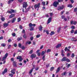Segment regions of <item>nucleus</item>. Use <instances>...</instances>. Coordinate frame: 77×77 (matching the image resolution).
<instances>
[{
	"instance_id": "23",
	"label": "nucleus",
	"mask_w": 77,
	"mask_h": 77,
	"mask_svg": "<svg viewBox=\"0 0 77 77\" xmlns=\"http://www.w3.org/2000/svg\"><path fill=\"white\" fill-rule=\"evenodd\" d=\"M21 21V18L19 17L17 18V22H20Z\"/></svg>"
},
{
	"instance_id": "56",
	"label": "nucleus",
	"mask_w": 77,
	"mask_h": 77,
	"mask_svg": "<svg viewBox=\"0 0 77 77\" xmlns=\"http://www.w3.org/2000/svg\"><path fill=\"white\" fill-rule=\"evenodd\" d=\"M11 45H9L8 46V49H9V48H11Z\"/></svg>"
},
{
	"instance_id": "45",
	"label": "nucleus",
	"mask_w": 77,
	"mask_h": 77,
	"mask_svg": "<svg viewBox=\"0 0 77 77\" xmlns=\"http://www.w3.org/2000/svg\"><path fill=\"white\" fill-rule=\"evenodd\" d=\"M29 54H32V53H33V50H31L29 52Z\"/></svg>"
},
{
	"instance_id": "58",
	"label": "nucleus",
	"mask_w": 77,
	"mask_h": 77,
	"mask_svg": "<svg viewBox=\"0 0 77 77\" xmlns=\"http://www.w3.org/2000/svg\"><path fill=\"white\" fill-rule=\"evenodd\" d=\"M29 9H26L25 11V12L26 13V12H28V11H29Z\"/></svg>"
},
{
	"instance_id": "11",
	"label": "nucleus",
	"mask_w": 77,
	"mask_h": 77,
	"mask_svg": "<svg viewBox=\"0 0 77 77\" xmlns=\"http://www.w3.org/2000/svg\"><path fill=\"white\" fill-rule=\"evenodd\" d=\"M8 25H9V24L7 23H4V26L5 27H7V26H8Z\"/></svg>"
},
{
	"instance_id": "21",
	"label": "nucleus",
	"mask_w": 77,
	"mask_h": 77,
	"mask_svg": "<svg viewBox=\"0 0 77 77\" xmlns=\"http://www.w3.org/2000/svg\"><path fill=\"white\" fill-rule=\"evenodd\" d=\"M11 72L12 74H15V72L14 70H13V69L11 70Z\"/></svg>"
},
{
	"instance_id": "49",
	"label": "nucleus",
	"mask_w": 77,
	"mask_h": 77,
	"mask_svg": "<svg viewBox=\"0 0 77 77\" xmlns=\"http://www.w3.org/2000/svg\"><path fill=\"white\" fill-rule=\"evenodd\" d=\"M77 11V8H75L74 9V12H76Z\"/></svg>"
},
{
	"instance_id": "14",
	"label": "nucleus",
	"mask_w": 77,
	"mask_h": 77,
	"mask_svg": "<svg viewBox=\"0 0 77 77\" xmlns=\"http://www.w3.org/2000/svg\"><path fill=\"white\" fill-rule=\"evenodd\" d=\"M42 28H43V27H42V26H41V25H40L39 26V28H38L39 30L40 31H41V30H42Z\"/></svg>"
},
{
	"instance_id": "59",
	"label": "nucleus",
	"mask_w": 77,
	"mask_h": 77,
	"mask_svg": "<svg viewBox=\"0 0 77 77\" xmlns=\"http://www.w3.org/2000/svg\"><path fill=\"white\" fill-rule=\"evenodd\" d=\"M46 32L47 35H48V34H49V32L48 31V30L46 31Z\"/></svg>"
},
{
	"instance_id": "3",
	"label": "nucleus",
	"mask_w": 77,
	"mask_h": 77,
	"mask_svg": "<svg viewBox=\"0 0 77 77\" xmlns=\"http://www.w3.org/2000/svg\"><path fill=\"white\" fill-rule=\"evenodd\" d=\"M57 5H59V2H55L53 3V5L55 8H57Z\"/></svg>"
},
{
	"instance_id": "46",
	"label": "nucleus",
	"mask_w": 77,
	"mask_h": 77,
	"mask_svg": "<svg viewBox=\"0 0 77 77\" xmlns=\"http://www.w3.org/2000/svg\"><path fill=\"white\" fill-rule=\"evenodd\" d=\"M77 23V22L75 21H74L73 22V24H74V25H75V24H76Z\"/></svg>"
},
{
	"instance_id": "41",
	"label": "nucleus",
	"mask_w": 77,
	"mask_h": 77,
	"mask_svg": "<svg viewBox=\"0 0 77 77\" xmlns=\"http://www.w3.org/2000/svg\"><path fill=\"white\" fill-rule=\"evenodd\" d=\"M66 62H70V60H69V59H68L66 58Z\"/></svg>"
},
{
	"instance_id": "16",
	"label": "nucleus",
	"mask_w": 77,
	"mask_h": 77,
	"mask_svg": "<svg viewBox=\"0 0 77 77\" xmlns=\"http://www.w3.org/2000/svg\"><path fill=\"white\" fill-rule=\"evenodd\" d=\"M33 69H34V68H32L31 70H30L29 71V73L30 74L32 73V72H33Z\"/></svg>"
},
{
	"instance_id": "64",
	"label": "nucleus",
	"mask_w": 77,
	"mask_h": 77,
	"mask_svg": "<svg viewBox=\"0 0 77 77\" xmlns=\"http://www.w3.org/2000/svg\"><path fill=\"white\" fill-rule=\"evenodd\" d=\"M77 34V30H76L75 31L74 34Z\"/></svg>"
},
{
	"instance_id": "37",
	"label": "nucleus",
	"mask_w": 77,
	"mask_h": 77,
	"mask_svg": "<svg viewBox=\"0 0 77 77\" xmlns=\"http://www.w3.org/2000/svg\"><path fill=\"white\" fill-rule=\"evenodd\" d=\"M11 11L12 13H14L15 12V11L13 9H11Z\"/></svg>"
},
{
	"instance_id": "34",
	"label": "nucleus",
	"mask_w": 77,
	"mask_h": 77,
	"mask_svg": "<svg viewBox=\"0 0 77 77\" xmlns=\"http://www.w3.org/2000/svg\"><path fill=\"white\" fill-rule=\"evenodd\" d=\"M68 7H69V8H72L73 6H72V5H68L67 6Z\"/></svg>"
},
{
	"instance_id": "10",
	"label": "nucleus",
	"mask_w": 77,
	"mask_h": 77,
	"mask_svg": "<svg viewBox=\"0 0 77 77\" xmlns=\"http://www.w3.org/2000/svg\"><path fill=\"white\" fill-rule=\"evenodd\" d=\"M15 14H11L9 18H13V17L15 16Z\"/></svg>"
},
{
	"instance_id": "9",
	"label": "nucleus",
	"mask_w": 77,
	"mask_h": 77,
	"mask_svg": "<svg viewBox=\"0 0 77 77\" xmlns=\"http://www.w3.org/2000/svg\"><path fill=\"white\" fill-rule=\"evenodd\" d=\"M13 66L14 67H17V62L14 61L13 62Z\"/></svg>"
},
{
	"instance_id": "25",
	"label": "nucleus",
	"mask_w": 77,
	"mask_h": 77,
	"mask_svg": "<svg viewBox=\"0 0 77 77\" xmlns=\"http://www.w3.org/2000/svg\"><path fill=\"white\" fill-rule=\"evenodd\" d=\"M72 41H75V42H76L77 41V39H75V38H72Z\"/></svg>"
},
{
	"instance_id": "6",
	"label": "nucleus",
	"mask_w": 77,
	"mask_h": 77,
	"mask_svg": "<svg viewBox=\"0 0 77 77\" xmlns=\"http://www.w3.org/2000/svg\"><path fill=\"white\" fill-rule=\"evenodd\" d=\"M64 8V6H62V7L60 6H59L58 8V10H62L63 9V8Z\"/></svg>"
},
{
	"instance_id": "61",
	"label": "nucleus",
	"mask_w": 77,
	"mask_h": 77,
	"mask_svg": "<svg viewBox=\"0 0 77 77\" xmlns=\"http://www.w3.org/2000/svg\"><path fill=\"white\" fill-rule=\"evenodd\" d=\"M60 28H59L57 30V32H60Z\"/></svg>"
},
{
	"instance_id": "8",
	"label": "nucleus",
	"mask_w": 77,
	"mask_h": 77,
	"mask_svg": "<svg viewBox=\"0 0 77 77\" xmlns=\"http://www.w3.org/2000/svg\"><path fill=\"white\" fill-rule=\"evenodd\" d=\"M52 18L51 17H50L48 20V23L47 24H49V23H50V22H51V19Z\"/></svg>"
},
{
	"instance_id": "13",
	"label": "nucleus",
	"mask_w": 77,
	"mask_h": 77,
	"mask_svg": "<svg viewBox=\"0 0 77 77\" xmlns=\"http://www.w3.org/2000/svg\"><path fill=\"white\" fill-rule=\"evenodd\" d=\"M16 20V18L14 17L13 19L11 21V23H14L15 22V21Z\"/></svg>"
},
{
	"instance_id": "15",
	"label": "nucleus",
	"mask_w": 77,
	"mask_h": 77,
	"mask_svg": "<svg viewBox=\"0 0 77 77\" xmlns=\"http://www.w3.org/2000/svg\"><path fill=\"white\" fill-rule=\"evenodd\" d=\"M60 47H61V44H59L56 46V48H59Z\"/></svg>"
},
{
	"instance_id": "27",
	"label": "nucleus",
	"mask_w": 77,
	"mask_h": 77,
	"mask_svg": "<svg viewBox=\"0 0 77 77\" xmlns=\"http://www.w3.org/2000/svg\"><path fill=\"white\" fill-rule=\"evenodd\" d=\"M20 48H21L22 50H24V49H25V47L24 46H22Z\"/></svg>"
},
{
	"instance_id": "7",
	"label": "nucleus",
	"mask_w": 77,
	"mask_h": 77,
	"mask_svg": "<svg viewBox=\"0 0 77 77\" xmlns=\"http://www.w3.org/2000/svg\"><path fill=\"white\" fill-rule=\"evenodd\" d=\"M61 69V68H60V67H59L57 68V70L56 71V73H57L58 72H59L60 70Z\"/></svg>"
},
{
	"instance_id": "12",
	"label": "nucleus",
	"mask_w": 77,
	"mask_h": 77,
	"mask_svg": "<svg viewBox=\"0 0 77 77\" xmlns=\"http://www.w3.org/2000/svg\"><path fill=\"white\" fill-rule=\"evenodd\" d=\"M66 57H63L62 60H61V62H63V61H66Z\"/></svg>"
},
{
	"instance_id": "18",
	"label": "nucleus",
	"mask_w": 77,
	"mask_h": 77,
	"mask_svg": "<svg viewBox=\"0 0 77 77\" xmlns=\"http://www.w3.org/2000/svg\"><path fill=\"white\" fill-rule=\"evenodd\" d=\"M42 3L43 6H45V2H42Z\"/></svg>"
},
{
	"instance_id": "5",
	"label": "nucleus",
	"mask_w": 77,
	"mask_h": 77,
	"mask_svg": "<svg viewBox=\"0 0 77 77\" xmlns=\"http://www.w3.org/2000/svg\"><path fill=\"white\" fill-rule=\"evenodd\" d=\"M36 57V54H32L30 56V57L32 59H33V58H35Z\"/></svg>"
},
{
	"instance_id": "47",
	"label": "nucleus",
	"mask_w": 77,
	"mask_h": 77,
	"mask_svg": "<svg viewBox=\"0 0 77 77\" xmlns=\"http://www.w3.org/2000/svg\"><path fill=\"white\" fill-rule=\"evenodd\" d=\"M7 12L8 13V14H12V12L11 11H8Z\"/></svg>"
},
{
	"instance_id": "52",
	"label": "nucleus",
	"mask_w": 77,
	"mask_h": 77,
	"mask_svg": "<svg viewBox=\"0 0 77 77\" xmlns=\"http://www.w3.org/2000/svg\"><path fill=\"white\" fill-rule=\"evenodd\" d=\"M23 0H18L19 2H20V3H21L23 2Z\"/></svg>"
},
{
	"instance_id": "29",
	"label": "nucleus",
	"mask_w": 77,
	"mask_h": 77,
	"mask_svg": "<svg viewBox=\"0 0 77 77\" xmlns=\"http://www.w3.org/2000/svg\"><path fill=\"white\" fill-rule=\"evenodd\" d=\"M23 36L24 38H27V35H26L25 34H24Z\"/></svg>"
},
{
	"instance_id": "57",
	"label": "nucleus",
	"mask_w": 77,
	"mask_h": 77,
	"mask_svg": "<svg viewBox=\"0 0 77 77\" xmlns=\"http://www.w3.org/2000/svg\"><path fill=\"white\" fill-rule=\"evenodd\" d=\"M22 33H25V30L23 29V30L22 31Z\"/></svg>"
},
{
	"instance_id": "17",
	"label": "nucleus",
	"mask_w": 77,
	"mask_h": 77,
	"mask_svg": "<svg viewBox=\"0 0 77 77\" xmlns=\"http://www.w3.org/2000/svg\"><path fill=\"white\" fill-rule=\"evenodd\" d=\"M21 39H22V37H20V38L18 37L17 39V41L18 42V41H20V40H21Z\"/></svg>"
},
{
	"instance_id": "1",
	"label": "nucleus",
	"mask_w": 77,
	"mask_h": 77,
	"mask_svg": "<svg viewBox=\"0 0 77 77\" xmlns=\"http://www.w3.org/2000/svg\"><path fill=\"white\" fill-rule=\"evenodd\" d=\"M40 5H41V3H38L37 4L35 5L34 6L35 9L39 8H40Z\"/></svg>"
},
{
	"instance_id": "62",
	"label": "nucleus",
	"mask_w": 77,
	"mask_h": 77,
	"mask_svg": "<svg viewBox=\"0 0 77 77\" xmlns=\"http://www.w3.org/2000/svg\"><path fill=\"white\" fill-rule=\"evenodd\" d=\"M11 0H10L8 2V4H10V3H11Z\"/></svg>"
},
{
	"instance_id": "44",
	"label": "nucleus",
	"mask_w": 77,
	"mask_h": 77,
	"mask_svg": "<svg viewBox=\"0 0 77 77\" xmlns=\"http://www.w3.org/2000/svg\"><path fill=\"white\" fill-rule=\"evenodd\" d=\"M50 65L49 64H48L46 65V68H48V67H49V66Z\"/></svg>"
},
{
	"instance_id": "32",
	"label": "nucleus",
	"mask_w": 77,
	"mask_h": 77,
	"mask_svg": "<svg viewBox=\"0 0 77 77\" xmlns=\"http://www.w3.org/2000/svg\"><path fill=\"white\" fill-rule=\"evenodd\" d=\"M8 53H7L5 55V56L4 57H6V58L7 57H8Z\"/></svg>"
},
{
	"instance_id": "30",
	"label": "nucleus",
	"mask_w": 77,
	"mask_h": 77,
	"mask_svg": "<svg viewBox=\"0 0 77 77\" xmlns=\"http://www.w3.org/2000/svg\"><path fill=\"white\" fill-rule=\"evenodd\" d=\"M54 34V32H52L50 33V35H53Z\"/></svg>"
},
{
	"instance_id": "50",
	"label": "nucleus",
	"mask_w": 77,
	"mask_h": 77,
	"mask_svg": "<svg viewBox=\"0 0 77 77\" xmlns=\"http://www.w3.org/2000/svg\"><path fill=\"white\" fill-rule=\"evenodd\" d=\"M74 32V29L72 30L71 31V33H73Z\"/></svg>"
},
{
	"instance_id": "54",
	"label": "nucleus",
	"mask_w": 77,
	"mask_h": 77,
	"mask_svg": "<svg viewBox=\"0 0 77 77\" xmlns=\"http://www.w3.org/2000/svg\"><path fill=\"white\" fill-rule=\"evenodd\" d=\"M38 56H41V52H39L38 53Z\"/></svg>"
},
{
	"instance_id": "51",
	"label": "nucleus",
	"mask_w": 77,
	"mask_h": 77,
	"mask_svg": "<svg viewBox=\"0 0 77 77\" xmlns=\"http://www.w3.org/2000/svg\"><path fill=\"white\" fill-rule=\"evenodd\" d=\"M12 41V40L11 39H9L8 40V42H11Z\"/></svg>"
},
{
	"instance_id": "19",
	"label": "nucleus",
	"mask_w": 77,
	"mask_h": 77,
	"mask_svg": "<svg viewBox=\"0 0 77 77\" xmlns=\"http://www.w3.org/2000/svg\"><path fill=\"white\" fill-rule=\"evenodd\" d=\"M62 75H66V72H65L63 73H62Z\"/></svg>"
},
{
	"instance_id": "26",
	"label": "nucleus",
	"mask_w": 77,
	"mask_h": 77,
	"mask_svg": "<svg viewBox=\"0 0 77 77\" xmlns=\"http://www.w3.org/2000/svg\"><path fill=\"white\" fill-rule=\"evenodd\" d=\"M44 54H45L44 51H42L41 54V56H43V55H44Z\"/></svg>"
},
{
	"instance_id": "36",
	"label": "nucleus",
	"mask_w": 77,
	"mask_h": 77,
	"mask_svg": "<svg viewBox=\"0 0 77 77\" xmlns=\"http://www.w3.org/2000/svg\"><path fill=\"white\" fill-rule=\"evenodd\" d=\"M29 26L30 27H32V26L33 24L31 23L29 24Z\"/></svg>"
},
{
	"instance_id": "55",
	"label": "nucleus",
	"mask_w": 77,
	"mask_h": 77,
	"mask_svg": "<svg viewBox=\"0 0 77 77\" xmlns=\"http://www.w3.org/2000/svg\"><path fill=\"white\" fill-rule=\"evenodd\" d=\"M30 39L31 41H33V37H32L30 38Z\"/></svg>"
},
{
	"instance_id": "63",
	"label": "nucleus",
	"mask_w": 77,
	"mask_h": 77,
	"mask_svg": "<svg viewBox=\"0 0 77 77\" xmlns=\"http://www.w3.org/2000/svg\"><path fill=\"white\" fill-rule=\"evenodd\" d=\"M12 35H13V36H15L16 34L15 33H14L12 34Z\"/></svg>"
},
{
	"instance_id": "53",
	"label": "nucleus",
	"mask_w": 77,
	"mask_h": 77,
	"mask_svg": "<svg viewBox=\"0 0 77 77\" xmlns=\"http://www.w3.org/2000/svg\"><path fill=\"white\" fill-rule=\"evenodd\" d=\"M70 1L72 3H74V0H70Z\"/></svg>"
},
{
	"instance_id": "2",
	"label": "nucleus",
	"mask_w": 77,
	"mask_h": 77,
	"mask_svg": "<svg viewBox=\"0 0 77 77\" xmlns=\"http://www.w3.org/2000/svg\"><path fill=\"white\" fill-rule=\"evenodd\" d=\"M27 2H23V8H25L26 9V7L27 6Z\"/></svg>"
},
{
	"instance_id": "35",
	"label": "nucleus",
	"mask_w": 77,
	"mask_h": 77,
	"mask_svg": "<svg viewBox=\"0 0 77 77\" xmlns=\"http://www.w3.org/2000/svg\"><path fill=\"white\" fill-rule=\"evenodd\" d=\"M40 36H41V35L38 34L36 35V38H39L40 37Z\"/></svg>"
},
{
	"instance_id": "42",
	"label": "nucleus",
	"mask_w": 77,
	"mask_h": 77,
	"mask_svg": "<svg viewBox=\"0 0 77 77\" xmlns=\"http://www.w3.org/2000/svg\"><path fill=\"white\" fill-rule=\"evenodd\" d=\"M71 75H72V72H69V76H71Z\"/></svg>"
},
{
	"instance_id": "31",
	"label": "nucleus",
	"mask_w": 77,
	"mask_h": 77,
	"mask_svg": "<svg viewBox=\"0 0 77 77\" xmlns=\"http://www.w3.org/2000/svg\"><path fill=\"white\" fill-rule=\"evenodd\" d=\"M45 55L44 56L42 57V59L43 61H44L45 60Z\"/></svg>"
},
{
	"instance_id": "40",
	"label": "nucleus",
	"mask_w": 77,
	"mask_h": 77,
	"mask_svg": "<svg viewBox=\"0 0 77 77\" xmlns=\"http://www.w3.org/2000/svg\"><path fill=\"white\" fill-rule=\"evenodd\" d=\"M23 58H21L20 59H19V62H22V61L23 60Z\"/></svg>"
},
{
	"instance_id": "4",
	"label": "nucleus",
	"mask_w": 77,
	"mask_h": 77,
	"mask_svg": "<svg viewBox=\"0 0 77 77\" xmlns=\"http://www.w3.org/2000/svg\"><path fill=\"white\" fill-rule=\"evenodd\" d=\"M7 72H8V69H7V68H5L4 70V71L2 72V74H3V75H4V74H5V73H6Z\"/></svg>"
},
{
	"instance_id": "33",
	"label": "nucleus",
	"mask_w": 77,
	"mask_h": 77,
	"mask_svg": "<svg viewBox=\"0 0 77 77\" xmlns=\"http://www.w3.org/2000/svg\"><path fill=\"white\" fill-rule=\"evenodd\" d=\"M33 27H30V31H32V30H33Z\"/></svg>"
},
{
	"instance_id": "39",
	"label": "nucleus",
	"mask_w": 77,
	"mask_h": 77,
	"mask_svg": "<svg viewBox=\"0 0 77 77\" xmlns=\"http://www.w3.org/2000/svg\"><path fill=\"white\" fill-rule=\"evenodd\" d=\"M51 51V49H48L47 51V53H49V52H50Z\"/></svg>"
},
{
	"instance_id": "38",
	"label": "nucleus",
	"mask_w": 77,
	"mask_h": 77,
	"mask_svg": "<svg viewBox=\"0 0 77 77\" xmlns=\"http://www.w3.org/2000/svg\"><path fill=\"white\" fill-rule=\"evenodd\" d=\"M6 58L5 57H3L2 58V61H4V60L5 59H6Z\"/></svg>"
},
{
	"instance_id": "22",
	"label": "nucleus",
	"mask_w": 77,
	"mask_h": 77,
	"mask_svg": "<svg viewBox=\"0 0 77 77\" xmlns=\"http://www.w3.org/2000/svg\"><path fill=\"white\" fill-rule=\"evenodd\" d=\"M1 46H2V47H5L6 46V44L5 43H2L1 44Z\"/></svg>"
},
{
	"instance_id": "20",
	"label": "nucleus",
	"mask_w": 77,
	"mask_h": 77,
	"mask_svg": "<svg viewBox=\"0 0 77 77\" xmlns=\"http://www.w3.org/2000/svg\"><path fill=\"white\" fill-rule=\"evenodd\" d=\"M21 58H22L21 56H18L17 57V59H21Z\"/></svg>"
},
{
	"instance_id": "24",
	"label": "nucleus",
	"mask_w": 77,
	"mask_h": 77,
	"mask_svg": "<svg viewBox=\"0 0 77 77\" xmlns=\"http://www.w3.org/2000/svg\"><path fill=\"white\" fill-rule=\"evenodd\" d=\"M1 20L2 21H4L5 20V17H2Z\"/></svg>"
},
{
	"instance_id": "28",
	"label": "nucleus",
	"mask_w": 77,
	"mask_h": 77,
	"mask_svg": "<svg viewBox=\"0 0 77 77\" xmlns=\"http://www.w3.org/2000/svg\"><path fill=\"white\" fill-rule=\"evenodd\" d=\"M74 56H75V55H74V53H72L71 55V57H72V58H73Z\"/></svg>"
},
{
	"instance_id": "60",
	"label": "nucleus",
	"mask_w": 77,
	"mask_h": 77,
	"mask_svg": "<svg viewBox=\"0 0 77 77\" xmlns=\"http://www.w3.org/2000/svg\"><path fill=\"white\" fill-rule=\"evenodd\" d=\"M20 29H23V26H21V25L20 26Z\"/></svg>"
},
{
	"instance_id": "48",
	"label": "nucleus",
	"mask_w": 77,
	"mask_h": 77,
	"mask_svg": "<svg viewBox=\"0 0 77 77\" xmlns=\"http://www.w3.org/2000/svg\"><path fill=\"white\" fill-rule=\"evenodd\" d=\"M71 29H75V27L74 26H72L71 27Z\"/></svg>"
},
{
	"instance_id": "43",
	"label": "nucleus",
	"mask_w": 77,
	"mask_h": 77,
	"mask_svg": "<svg viewBox=\"0 0 77 77\" xmlns=\"http://www.w3.org/2000/svg\"><path fill=\"white\" fill-rule=\"evenodd\" d=\"M53 69H54V67H51L50 69V70L51 71H53Z\"/></svg>"
}]
</instances>
